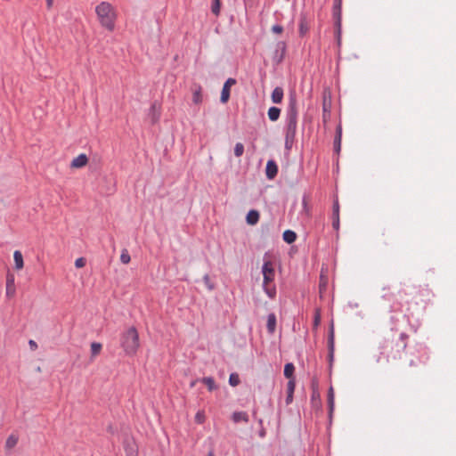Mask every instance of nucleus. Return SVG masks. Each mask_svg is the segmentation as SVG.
I'll use <instances>...</instances> for the list:
<instances>
[{"label": "nucleus", "instance_id": "f257e3e1", "mask_svg": "<svg viewBox=\"0 0 456 456\" xmlns=\"http://www.w3.org/2000/svg\"><path fill=\"white\" fill-rule=\"evenodd\" d=\"M389 305L391 313L397 314L391 315V322L395 325L393 330H397L396 322L402 319H419L423 314L428 301L430 297V291L427 288L416 286L411 283H403L402 289L394 297Z\"/></svg>", "mask_w": 456, "mask_h": 456}, {"label": "nucleus", "instance_id": "f03ea898", "mask_svg": "<svg viewBox=\"0 0 456 456\" xmlns=\"http://www.w3.org/2000/svg\"><path fill=\"white\" fill-rule=\"evenodd\" d=\"M409 336L405 332H401L398 336L395 334L385 338L379 344V356L377 361L382 359L388 362L389 360L400 359L402 354L407 346Z\"/></svg>", "mask_w": 456, "mask_h": 456}, {"label": "nucleus", "instance_id": "7ed1b4c3", "mask_svg": "<svg viewBox=\"0 0 456 456\" xmlns=\"http://www.w3.org/2000/svg\"><path fill=\"white\" fill-rule=\"evenodd\" d=\"M297 101L295 94H289L285 118V149L289 151L292 149L297 127Z\"/></svg>", "mask_w": 456, "mask_h": 456}, {"label": "nucleus", "instance_id": "20e7f679", "mask_svg": "<svg viewBox=\"0 0 456 456\" xmlns=\"http://www.w3.org/2000/svg\"><path fill=\"white\" fill-rule=\"evenodd\" d=\"M100 24L109 31H113L115 28V21L117 14L113 6L109 2H101L95 7Z\"/></svg>", "mask_w": 456, "mask_h": 456}, {"label": "nucleus", "instance_id": "39448f33", "mask_svg": "<svg viewBox=\"0 0 456 456\" xmlns=\"http://www.w3.org/2000/svg\"><path fill=\"white\" fill-rule=\"evenodd\" d=\"M139 334L135 327H130L120 335V346L126 355H134L139 348Z\"/></svg>", "mask_w": 456, "mask_h": 456}, {"label": "nucleus", "instance_id": "423d86ee", "mask_svg": "<svg viewBox=\"0 0 456 456\" xmlns=\"http://www.w3.org/2000/svg\"><path fill=\"white\" fill-rule=\"evenodd\" d=\"M262 273L264 276L263 289L271 299H273L276 297V287L272 282L274 280L275 271L271 261L266 260L264 262Z\"/></svg>", "mask_w": 456, "mask_h": 456}, {"label": "nucleus", "instance_id": "0eeeda50", "mask_svg": "<svg viewBox=\"0 0 456 456\" xmlns=\"http://www.w3.org/2000/svg\"><path fill=\"white\" fill-rule=\"evenodd\" d=\"M406 356L410 366L424 364L429 358L428 350L423 344H416L414 346L410 347Z\"/></svg>", "mask_w": 456, "mask_h": 456}, {"label": "nucleus", "instance_id": "6e6552de", "mask_svg": "<svg viewBox=\"0 0 456 456\" xmlns=\"http://www.w3.org/2000/svg\"><path fill=\"white\" fill-rule=\"evenodd\" d=\"M332 18L337 45L340 47L342 36V7L332 6Z\"/></svg>", "mask_w": 456, "mask_h": 456}, {"label": "nucleus", "instance_id": "1a4fd4ad", "mask_svg": "<svg viewBox=\"0 0 456 456\" xmlns=\"http://www.w3.org/2000/svg\"><path fill=\"white\" fill-rule=\"evenodd\" d=\"M287 53V44L284 41H279L275 45V49L273 53V62L275 65L281 64Z\"/></svg>", "mask_w": 456, "mask_h": 456}, {"label": "nucleus", "instance_id": "9d476101", "mask_svg": "<svg viewBox=\"0 0 456 456\" xmlns=\"http://www.w3.org/2000/svg\"><path fill=\"white\" fill-rule=\"evenodd\" d=\"M328 360L331 366L335 352V330L333 322L330 323L328 333Z\"/></svg>", "mask_w": 456, "mask_h": 456}, {"label": "nucleus", "instance_id": "9b49d317", "mask_svg": "<svg viewBox=\"0 0 456 456\" xmlns=\"http://www.w3.org/2000/svg\"><path fill=\"white\" fill-rule=\"evenodd\" d=\"M339 201L338 195H335L333 198V203H332V214H331V219H332V227L335 231L339 230L340 226V219H339Z\"/></svg>", "mask_w": 456, "mask_h": 456}, {"label": "nucleus", "instance_id": "f8f14e48", "mask_svg": "<svg viewBox=\"0 0 456 456\" xmlns=\"http://www.w3.org/2000/svg\"><path fill=\"white\" fill-rule=\"evenodd\" d=\"M236 83H237V81L235 78L229 77L226 79V81L224 82V84L223 86L221 96H220V102L222 103H226L229 101L230 94H231V87L232 86H234Z\"/></svg>", "mask_w": 456, "mask_h": 456}, {"label": "nucleus", "instance_id": "ddd939ff", "mask_svg": "<svg viewBox=\"0 0 456 456\" xmlns=\"http://www.w3.org/2000/svg\"><path fill=\"white\" fill-rule=\"evenodd\" d=\"M322 122L326 124L331 117V99L330 95L327 96L325 94H323L322 100Z\"/></svg>", "mask_w": 456, "mask_h": 456}, {"label": "nucleus", "instance_id": "4468645a", "mask_svg": "<svg viewBox=\"0 0 456 456\" xmlns=\"http://www.w3.org/2000/svg\"><path fill=\"white\" fill-rule=\"evenodd\" d=\"M278 165L273 159H269L265 166V176L268 180H273L277 176Z\"/></svg>", "mask_w": 456, "mask_h": 456}, {"label": "nucleus", "instance_id": "2eb2a0df", "mask_svg": "<svg viewBox=\"0 0 456 456\" xmlns=\"http://www.w3.org/2000/svg\"><path fill=\"white\" fill-rule=\"evenodd\" d=\"M327 403H328L329 418L331 420L333 412H334V409H335V393H334L333 387H331V386L328 389Z\"/></svg>", "mask_w": 456, "mask_h": 456}, {"label": "nucleus", "instance_id": "dca6fc26", "mask_svg": "<svg viewBox=\"0 0 456 456\" xmlns=\"http://www.w3.org/2000/svg\"><path fill=\"white\" fill-rule=\"evenodd\" d=\"M341 139H342V126L339 124L336 127V134H335L334 142H333V150H334V152H336L337 154H339V152L341 151Z\"/></svg>", "mask_w": 456, "mask_h": 456}, {"label": "nucleus", "instance_id": "f3484780", "mask_svg": "<svg viewBox=\"0 0 456 456\" xmlns=\"http://www.w3.org/2000/svg\"><path fill=\"white\" fill-rule=\"evenodd\" d=\"M88 162V158L86 154L81 153L77 157H76L70 163V167L72 168H81L84 167Z\"/></svg>", "mask_w": 456, "mask_h": 456}, {"label": "nucleus", "instance_id": "a211bd4d", "mask_svg": "<svg viewBox=\"0 0 456 456\" xmlns=\"http://www.w3.org/2000/svg\"><path fill=\"white\" fill-rule=\"evenodd\" d=\"M15 294L14 275L7 273L6 276V296L11 297Z\"/></svg>", "mask_w": 456, "mask_h": 456}, {"label": "nucleus", "instance_id": "6ab92c4d", "mask_svg": "<svg viewBox=\"0 0 456 456\" xmlns=\"http://www.w3.org/2000/svg\"><path fill=\"white\" fill-rule=\"evenodd\" d=\"M276 315L274 313H270L267 315V322H266V330L267 332L271 335H273L275 332L276 330Z\"/></svg>", "mask_w": 456, "mask_h": 456}, {"label": "nucleus", "instance_id": "aec40b11", "mask_svg": "<svg viewBox=\"0 0 456 456\" xmlns=\"http://www.w3.org/2000/svg\"><path fill=\"white\" fill-rule=\"evenodd\" d=\"M259 212L256 209H250L246 216V222L248 224L255 225L259 221Z\"/></svg>", "mask_w": 456, "mask_h": 456}, {"label": "nucleus", "instance_id": "412c9836", "mask_svg": "<svg viewBox=\"0 0 456 456\" xmlns=\"http://www.w3.org/2000/svg\"><path fill=\"white\" fill-rule=\"evenodd\" d=\"M232 420L234 423H248L249 421V418L246 411H234L232 415Z\"/></svg>", "mask_w": 456, "mask_h": 456}, {"label": "nucleus", "instance_id": "4be33fe9", "mask_svg": "<svg viewBox=\"0 0 456 456\" xmlns=\"http://www.w3.org/2000/svg\"><path fill=\"white\" fill-rule=\"evenodd\" d=\"M283 89L280 86L275 87L271 94V99L273 103H281L283 99Z\"/></svg>", "mask_w": 456, "mask_h": 456}, {"label": "nucleus", "instance_id": "5701e85b", "mask_svg": "<svg viewBox=\"0 0 456 456\" xmlns=\"http://www.w3.org/2000/svg\"><path fill=\"white\" fill-rule=\"evenodd\" d=\"M268 118L272 122H275L279 119L281 115V109L276 106H272L269 108L267 112Z\"/></svg>", "mask_w": 456, "mask_h": 456}, {"label": "nucleus", "instance_id": "b1692460", "mask_svg": "<svg viewBox=\"0 0 456 456\" xmlns=\"http://www.w3.org/2000/svg\"><path fill=\"white\" fill-rule=\"evenodd\" d=\"M298 27H299V34H300V36L301 37L305 36V33L309 29L307 19H306V17L305 15H301L300 16Z\"/></svg>", "mask_w": 456, "mask_h": 456}, {"label": "nucleus", "instance_id": "393cba45", "mask_svg": "<svg viewBox=\"0 0 456 456\" xmlns=\"http://www.w3.org/2000/svg\"><path fill=\"white\" fill-rule=\"evenodd\" d=\"M297 233L292 230H286L282 234V239L288 244H292L297 240Z\"/></svg>", "mask_w": 456, "mask_h": 456}, {"label": "nucleus", "instance_id": "a878e982", "mask_svg": "<svg viewBox=\"0 0 456 456\" xmlns=\"http://www.w3.org/2000/svg\"><path fill=\"white\" fill-rule=\"evenodd\" d=\"M13 259H14L15 268L17 270L22 269L24 266V261H23L22 254L20 250L14 251Z\"/></svg>", "mask_w": 456, "mask_h": 456}, {"label": "nucleus", "instance_id": "bb28decb", "mask_svg": "<svg viewBox=\"0 0 456 456\" xmlns=\"http://www.w3.org/2000/svg\"><path fill=\"white\" fill-rule=\"evenodd\" d=\"M19 441V436L15 434H11L5 441V449L11 450L14 448Z\"/></svg>", "mask_w": 456, "mask_h": 456}, {"label": "nucleus", "instance_id": "cd10ccee", "mask_svg": "<svg viewBox=\"0 0 456 456\" xmlns=\"http://www.w3.org/2000/svg\"><path fill=\"white\" fill-rule=\"evenodd\" d=\"M294 372H295V366L292 362H288L285 364L284 366V376L289 379V380L290 379H295V377H294Z\"/></svg>", "mask_w": 456, "mask_h": 456}, {"label": "nucleus", "instance_id": "c85d7f7f", "mask_svg": "<svg viewBox=\"0 0 456 456\" xmlns=\"http://www.w3.org/2000/svg\"><path fill=\"white\" fill-rule=\"evenodd\" d=\"M201 382L207 386L208 391L210 392L217 389L216 381L212 377H204L202 378Z\"/></svg>", "mask_w": 456, "mask_h": 456}, {"label": "nucleus", "instance_id": "c756f323", "mask_svg": "<svg viewBox=\"0 0 456 456\" xmlns=\"http://www.w3.org/2000/svg\"><path fill=\"white\" fill-rule=\"evenodd\" d=\"M309 200L310 196L305 193L302 197V208L303 212H305L307 216H311V208L309 206Z\"/></svg>", "mask_w": 456, "mask_h": 456}, {"label": "nucleus", "instance_id": "7c9ffc66", "mask_svg": "<svg viewBox=\"0 0 456 456\" xmlns=\"http://www.w3.org/2000/svg\"><path fill=\"white\" fill-rule=\"evenodd\" d=\"M328 285V278L324 275L323 271L321 272L320 274V281H319V290L320 293H322L326 290Z\"/></svg>", "mask_w": 456, "mask_h": 456}, {"label": "nucleus", "instance_id": "2f4dec72", "mask_svg": "<svg viewBox=\"0 0 456 456\" xmlns=\"http://www.w3.org/2000/svg\"><path fill=\"white\" fill-rule=\"evenodd\" d=\"M311 402L314 407L321 408L322 401L320 394L317 391H314L311 396Z\"/></svg>", "mask_w": 456, "mask_h": 456}, {"label": "nucleus", "instance_id": "473e14b6", "mask_svg": "<svg viewBox=\"0 0 456 456\" xmlns=\"http://www.w3.org/2000/svg\"><path fill=\"white\" fill-rule=\"evenodd\" d=\"M102 348V346L99 342H93L91 344V357L94 358L98 355Z\"/></svg>", "mask_w": 456, "mask_h": 456}, {"label": "nucleus", "instance_id": "72a5a7b5", "mask_svg": "<svg viewBox=\"0 0 456 456\" xmlns=\"http://www.w3.org/2000/svg\"><path fill=\"white\" fill-rule=\"evenodd\" d=\"M192 102L195 104H200L202 102V94H201V86H199L194 92L192 95Z\"/></svg>", "mask_w": 456, "mask_h": 456}, {"label": "nucleus", "instance_id": "f704fd0d", "mask_svg": "<svg viewBox=\"0 0 456 456\" xmlns=\"http://www.w3.org/2000/svg\"><path fill=\"white\" fill-rule=\"evenodd\" d=\"M220 9H221V1L220 0H213L212 4H211V12L216 16H218L220 14Z\"/></svg>", "mask_w": 456, "mask_h": 456}, {"label": "nucleus", "instance_id": "c9c22d12", "mask_svg": "<svg viewBox=\"0 0 456 456\" xmlns=\"http://www.w3.org/2000/svg\"><path fill=\"white\" fill-rule=\"evenodd\" d=\"M240 379L236 372L231 373L229 376V385L231 387H236L240 384Z\"/></svg>", "mask_w": 456, "mask_h": 456}, {"label": "nucleus", "instance_id": "e433bc0d", "mask_svg": "<svg viewBox=\"0 0 456 456\" xmlns=\"http://www.w3.org/2000/svg\"><path fill=\"white\" fill-rule=\"evenodd\" d=\"M203 281L208 290L211 291V290L215 289V288H216L215 283L211 281V279L208 273H206L203 276Z\"/></svg>", "mask_w": 456, "mask_h": 456}, {"label": "nucleus", "instance_id": "4c0bfd02", "mask_svg": "<svg viewBox=\"0 0 456 456\" xmlns=\"http://www.w3.org/2000/svg\"><path fill=\"white\" fill-rule=\"evenodd\" d=\"M244 153V145L241 142H237L234 147V155L236 157H241Z\"/></svg>", "mask_w": 456, "mask_h": 456}, {"label": "nucleus", "instance_id": "58836bf2", "mask_svg": "<svg viewBox=\"0 0 456 456\" xmlns=\"http://www.w3.org/2000/svg\"><path fill=\"white\" fill-rule=\"evenodd\" d=\"M321 323V310L316 308L314 315V327L317 328Z\"/></svg>", "mask_w": 456, "mask_h": 456}, {"label": "nucleus", "instance_id": "ea45409f", "mask_svg": "<svg viewBox=\"0 0 456 456\" xmlns=\"http://www.w3.org/2000/svg\"><path fill=\"white\" fill-rule=\"evenodd\" d=\"M121 263L126 265L131 261V256L126 249L123 250L120 255Z\"/></svg>", "mask_w": 456, "mask_h": 456}, {"label": "nucleus", "instance_id": "a19ab883", "mask_svg": "<svg viewBox=\"0 0 456 456\" xmlns=\"http://www.w3.org/2000/svg\"><path fill=\"white\" fill-rule=\"evenodd\" d=\"M295 387H296V380L295 379L289 380L288 384H287V393L294 394Z\"/></svg>", "mask_w": 456, "mask_h": 456}, {"label": "nucleus", "instance_id": "79ce46f5", "mask_svg": "<svg viewBox=\"0 0 456 456\" xmlns=\"http://www.w3.org/2000/svg\"><path fill=\"white\" fill-rule=\"evenodd\" d=\"M195 421L198 424H202L205 421V415L203 411H198L195 415Z\"/></svg>", "mask_w": 456, "mask_h": 456}, {"label": "nucleus", "instance_id": "37998d69", "mask_svg": "<svg viewBox=\"0 0 456 456\" xmlns=\"http://www.w3.org/2000/svg\"><path fill=\"white\" fill-rule=\"evenodd\" d=\"M86 258H84V257H78V258H77V259H76V261H75V266H76L77 268H82V267H84V266L86 265Z\"/></svg>", "mask_w": 456, "mask_h": 456}, {"label": "nucleus", "instance_id": "c03bdc74", "mask_svg": "<svg viewBox=\"0 0 456 456\" xmlns=\"http://www.w3.org/2000/svg\"><path fill=\"white\" fill-rule=\"evenodd\" d=\"M272 32L274 34H281L283 32V27L280 24H274L272 28Z\"/></svg>", "mask_w": 456, "mask_h": 456}, {"label": "nucleus", "instance_id": "a18cd8bd", "mask_svg": "<svg viewBox=\"0 0 456 456\" xmlns=\"http://www.w3.org/2000/svg\"><path fill=\"white\" fill-rule=\"evenodd\" d=\"M28 346H29V348L32 350V351H35L37 349V344L36 341H34L33 339H30L28 341Z\"/></svg>", "mask_w": 456, "mask_h": 456}, {"label": "nucleus", "instance_id": "49530a36", "mask_svg": "<svg viewBox=\"0 0 456 456\" xmlns=\"http://www.w3.org/2000/svg\"><path fill=\"white\" fill-rule=\"evenodd\" d=\"M293 395L294 394L287 393V396H286V399H285V402H286L287 405H289L293 402Z\"/></svg>", "mask_w": 456, "mask_h": 456}, {"label": "nucleus", "instance_id": "de8ad7c7", "mask_svg": "<svg viewBox=\"0 0 456 456\" xmlns=\"http://www.w3.org/2000/svg\"><path fill=\"white\" fill-rule=\"evenodd\" d=\"M332 6L342 7V0H333Z\"/></svg>", "mask_w": 456, "mask_h": 456}, {"label": "nucleus", "instance_id": "09e8293b", "mask_svg": "<svg viewBox=\"0 0 456 456\" xmlns=\"http://www.w3.org/2000/svg\"><path fill=\"white\" fill-rule=\"evenodd\" d=\"M127 456H137V453L135 451L131 450L130 452H127Z\"/></svg>", "mask_w": 456, "mask_h": 456}, {"label": "nucleus", "instance_id": "8fccbe9b", "mask_svg": "<svg viewBox=\"0 0 456 456\" xmlns=\"http://www.w3.org/2000/svg\"><path fill=\"white\" fill-rule=\"evenodd\" d=\"M53 0H46V5L48 8H51L53 6Z\"/></svg>", "mask_w": 456, "mask_h": 456}, {"label": "nucleus", "instance_id": "3c124183", "mask_svg": "<svg viewBox=\"0 0 456 456\" xmlns=\"http://www.w3.org/2000/svg\"><path fill=\"white\" fill-rule=\"evenodd\" d=\"M208 456H215L214 451L211 450L208 452Z\"/></svg>", "mask_w": 456, "mask_h": 456}, {"label": "nucleus", "instance_id": "603ef678", "mask_svg": "<svg viewBox=\"0 0 456 456\" xmlns=\"http://www.w3.org/2000/svg\"><path fill=\"white\" fill-rule=\"evenodd\" d=\"M260 436H265V432H264V431H261V432H260Z\"/></svg>", "mask_w": 456, "mask_h": 456}]
</instances>
